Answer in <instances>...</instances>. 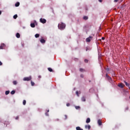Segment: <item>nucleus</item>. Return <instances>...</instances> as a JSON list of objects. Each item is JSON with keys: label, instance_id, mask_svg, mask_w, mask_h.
Listing matches in <instances>:
<instances>
[{"label": "nucleus", "instance_id": "obj_1", "mask_svg": "<svg viewBox=\"0 0 130 130\" xmlns=\"http://www.w3.org/2000/svg\"><path fill=\"white\" fill-rule=\"evenodd\" d=\"M58 28L60 29V30L64 29V28H66V24L62 22H61V23L58 24Z\"/></svg>", "mask_w": 130, "mask_h": 130}, {"label": "nucleus", "instance_id": "obj_2", "mask_svg": "<svg viewBox=\"0 0 130 130\" xmlns=\"http://www.w3.org/2000/svg\"><path fill=\"white\" fill-rule=\"evenodd\" d=\"M106 78H107L108 80L109 81V82H110V83H112V82H113L112 78H111V77L110 76H109V75H108V74H106Z\"/></svg>", "mask_w": 130, "mask_h": 130}, {"label": "nucleus", "instance_id": "obj_3", "mask_svg": "<svg viewBox=\"0 0 130 130\" xmlns=\"http://www.w3.org/2000/svg\"><path fill=\"white\" fill-rule=\"evenodd\" d=\"M31 80H32V77L31 76H29L28 77H24L23 78V81H31Z\"/></svg>", "mask_w": 130, "mask_h": 130}, {"label": "nucleus", "instance_id": "obj_4", "mask_svg": "<svg viewBox=\"0 0 130 130\" xmlns=\"http://www.w3.org/2000/svg\"><path fill=\"white\" fill-rule=\"evenodd\" d=\"M40 22L43 24H45V23H46V19L44 18H40Z\"/></svg>", "mask_w": 130, "mask_h": 130}, {"label": "nucleus", "instance_id": "obj_5", "mask_svg": "<svg viewBox=\"0 0 130 130\" xmlns=\"http://www.w3.org/2000/svg\"><path fill=\"white\" fill-rule=\"evenodd\" d=\"M93 37L92 36H89L88 38H86V42H90L91 40H92V39Z\"/></svg>", "mask_w": 130, "mask_h": 130}, {"label": "nucleus", "instance_id": "obj_6", "mask_svg": "<svg viewBox=\"0 0 130 130\" xmlns=\"http://www.w3.org/2000/svg\"><path fill=\"white\" fill-rule=\"evenodd\" d=\"M118 87H119V88H121V89H123L124 87V85H123V83H120L118 84Z\"/></svg>", "mask_w": 130, "mask_h": 130}, {"label": "nucleus", "instance_id": "obj_7", "mask_svg": "<svg viewBox=\"0 0 130 130\" xmlns=\"http://www.w3.org/2000/svg\"><path fill=\"white\" fill-rule=\"evenodd\" d=\"M85 128L86 129H90L91 128V126L90 125H85Z\"/></svg>", "mask_w": 130, "mask_h": 130}, {"label": "nucleus", "instance_id": "obj_8", "mask_svg": "<svg viewBox=\"0 0 130 130\" xmlns=\"http://www.w3.org/2000/svg\"><path fill=\"white\" fill-rule=\"evenodd\" d=\"M124 83H125V85L128 87L129 89L130 90V84L129 83H127L126 81H124Z\"/></svg>", "mask_w": 130, "mask_h": 130}, {"label": "nucleus", "instance_id": "obj_9", "mask_svg": "<svg viewBox=\"0 0 130 130\" xmlns=\"http://www.w3.org/2000/svg\"><path fill=\"white\" fill-rule=\"evenodd\" d=\"M5 46H6V45H5V44H2L0 46V49H4V47H5Z\"/></svg>", "mask_w": 130, "mask_h": 130}, {"label": "nucleus", "instance_id": "obj_10", "mask_svg": "<svg viewBox=\"0 0 130 130\" xmlns=\"http://www.w3.org/2000/svg\"><path fill=\"white\" fill-rule=\"evenodd\" d=\"M98 123L99 125H102V121H101V120H100V119L98 120Z\"/></svg>", "mask_w": 130, "mask_h": 130}, {"label": "nucleus", "instance_id": "obj_11", "mask_svg": "<svg viewBox=\"0 0 130 130\" xmlns=\"http://www.w3.org/2000/svg\"><path fill=\"white\" fill-rule=\"evenodd\" d=\"M91 121V119L90 118H87L86 121V123H89Z\"/></svg>", "mask_w": 130, "mask_h": 130}, {"label": "nucleus", "instance_id": "obj_12", "mask_svg": "<svg viewBox=\"0 0 130 130\" xmlns=\"http://www.w3.org/2000/svg\"><path fill=\"white\" fill-rule=\"evenodd\" d=\"M16 36L17 38H20L21 36L20 35V34L19 32H17L16 35Z\"/></svg>", "mask_w": 130, "mask_h": 130}, {"label": "nucleus", "instance_id": "obj_13", "mask_svg": "<svg viewBox=\"0 0 130 130\" xmlns=\"http://www.w3.org/2000/svg\"><path fill=\"white\" fill-rule=\"evenodd\" d=\"M40 42L41 43H45V40L43 39H41L40 40Z\"/></svg>", "mask_w": 130, "mask_h": 130}, {"label": "nucleus", "instance_id": "obj_14", "mask_svg": "<svg viewBox=\"0 0 130 130\" xmlns=\"http://www.w3.org/2000/svg\"><path fill=\"white\" fill-rule=\"evenodd\" d=\"M30 26L31 27V28H35V23H31Z\"/></svg>", "mask_w": 130, "mask_h": 130}, {"label": "nucleus", "instance_id": "obj_15", "mask_svg": "<svg viewBox=\"0 0 130 130\" xmlns=\"http://www.w3.org/2000/svg\"><path fill=\"white\" fill-rule=\"evenodd\" d=\"M15 7H19V6H20V3L19 2H17L15 5Z\"/></svg>", "mask_w": 130, "mask_h": 130}, {"label": "nucleus", "instance_id": "obj_16", "mask_svg": "<svg viewBox=\"0 0 130 130\" xmlns=\"http://www.w3.org/2000/svg\"><path fill=\"white\" fill-rule=\"evenodd\" d=\"M82 101H83V102H85V101H86V98L85 97H82L81 99Z\"/></svg>", "mask_w": 130, "mask_h": 130}, {"label": "nucleus", "instance_id": "obj_17", "mask_svg": "<svg viewBox=\"0 0 130 130\" xmlns=\"http://www.w3.org/2000/svg\"><path fill=\"white\" fill-rule=\"evenodd\" d=\"M76 130H83V129L81 128L80 126H77L76 127Z\"/></svg>", "mask_w": 130, "mask_h": 130}, {"label": "nucleus", "instance_id": "obj_18", "mask_svg": "<svg viewBox=\"0 0 130 130\" xmlns=\"http://www.w3.org/2000/svg\"><path fill=\"white\" fill-rule=\"evenodd\" d=\"M6 95H9L10 94V90H7L5 92Z\"/></svg>", "mask_w": 130, "mask_h": 130}, {"label": "nucleus", "instance_id": "obj_19", "mask_svg": "<svg viewBox=\"0 0 130 130\" xmlns=\"http://www.w3.org/2000/svg\"><path fill=\"white\" fill-rule=\"evenodd\" d=\"M39 36H40V35L38 34H36L35 35V37L36 38H38V37H39Z\"/></svg>", "mask_w": 130, "mask_h": 130}, {"label": "nucleus", "instance_id": "obj_20", "mask_svg": "<svg viewBox=\"0 0 130 130\" xmlns=\"http://www.w3.org/2000/svg\"><path fill=\"white\" fill-rule=\"evenodd\" d=\"M13 85H17V84H18V82H17V81H14L13 82Z\"/></svg>", "mask_w": 130, "mask_h": 130}, {"label": "nucleus", "instance_id": "obj_21", "mask_svg": "<svg viewBox=\"0 0 130 130\" xmlns=\"http://www.w3.org/2000/svg\"><path fill=\"white\" fill-rule=\"evenodd\" d=\"M15 93H16V91H15V90H12V91L11 92V95H14V94H15Z\"/></svg>", "mask_w": 130, "mask_h": 130}, {"label": "nucleus", "instance_id": "obj_22", "mask_svg": "<svg viewBox=\"0 0 130 130\" xmlns=\"http://www.w3.org/2000/svg\"><path fill=\"white\" fill-rule=\"evenodd\" d=\"M13 18L14 19H17L18 18V15L15 14V15H14Z\"/></svg>", "mask_w": 130, "mask_h": 130}, {"label": "nucleus", "instance_id": "obj_23", "mask_svg": "<svg viewBox=\"0 0 130 130\" xmlns=\"http://www.w3.org/2000/svg\"><path fill=\"white\" fill-rule=\"evenodd\" d=\"M80 72H85V70H84L83 69L80 68L79 70Z\"/></svg>", "mask_w": 130, "mask_h": 130}, {"label": "nucleus", "instance_id": "obj_24", "mask_svg": "<svg viewBox=\"0 0 130 130\" xmlns=\"http://www.w3.org/2000/svg\"><path fill=\"white\" fill-rule=\"evenodd\" d=\"M83 20H88V17L87 16H84L83 17Z\"/></svg>", "mask_w": 130, "mask_h": 130}, {"label": "nucleus", "instance_id": "obj_25", "mask_svg": "<svg viewBox=\"0 0 130 130\" xmlns=\"http://www.w3.org/2000/svg\"><path fill=\"white\" fill-rule=\"evenodd\" d=\"M48 70L49 71V72H52V69L50 68H48Z\"/></svg>", "mask_w": 130, "mask_h": 130}, {"label": "nucleus", "instance_id": "obj_26", "mask_svg": "<svg viewBox=\"0 0 130 130\" xmlns=\"http://www.w3.org/2000/svg\"><path fill=\"white\" fill-rule=\"evenodd\" d=\"M75 108H76V109H80V108H81V107H80V106H76Z\"/></svg>", "mask_w": 130, "mask_h": 130}, {"label": "nucleus", "instance_id": "obj_27", "mask_svg": "<svg viewBox=\"0 0 130 130\" xmlns=\"http://www.w3.org/2000/svg\"><path fill=\"white\" fill-rule=\"evenodd\" d=\"M31 86H34V85H35V83L33 82V81H31Z\"/></svg>", "mask_w": 130, "mask_h": 130}, {"label": "nucleus", "instance_id": "obj_28", "mask_svg": "<svg viewBox=\"0 0 130 130\" xmlns=\"http://www.w3.org/2000/svg\"><path fill=\"white\" fill-rule=\"evenodd\" d=\"M23 104L24 105H26V100H23Z\"/></svg>", "mask_w": 130, "mask_h": 130}, {"label": "nucleus", "instance_id": "obj_29", "mask_svg": "<svg viewBox=\"0 0 130 130\" xmlns=\"http://www.w3.org/2000/svg\"><path fill=\"white\" fill-rule=\"evenodd\" d=\"M88 61V59H84V62H85L86 63H87Z\"/></svg>", "mask_w": 130, "mask_h": 130}, {"label": "nucleus", "instance_id": "obj_30", "mask_svg": "<svg viewBox=\"0 0 130 130\" xmlns=\"http://www.w3.org/2000/svg\"><path fill=\"white\" fill-rule=\"evenodd\" d=\"M106 70L107 71V72H109L110 69H109V68H106Z\"/></svg>", "mask_w": 130, "mask_h": 130}, {"label": "nucleus", "instance_id": "obj_31", "mask_svg": "<svg viewBox=\"0 0 130 130\" xmlns=\"http://www.w3.org/2000/svg\"><path fill=\"white\" fill-rule=\"evenodd\" d=\"M80 77H81V78H84V75L81 74Z\"/></svg>", "mask_w": 130, "mask_h": 130}, {"label": "nucleus", "instance_id": "obj_32", "mask_svg": "<svg viewBox=\"0 0 130 130\" xmlns=\"http://www.w3.org/2000/svg\"><path fill=\"white\" fill-rule=\"evenodd\" d=\"M76 95H77V96H79V92L78 91H76Z\"/></svg>", "mask_w": 130, "mask_h": 130}, {"label": "nucleus", "instance_id": "obj_33", "mask_svg": "<svg viewBox=\"0 0 130 130\" xmlns=\"http://www.w3.org/2000/svg\"><path fill=\"white\" fill-rule=\"evenodd\" d=\"M102 40H105V38L102 37Z\"/></svg>", "mask_w": 130, "mask_h": 130}, {"label": "nucleus", "instance_id": "obj_34", "mask_svg": "<svg viewBox=\"0 0 130 130\" xmlns=\"http://www.w3.org/2000/svg\"><path fill=\"white\" fill-rule=\"evenodd\" d=\"M64 117H65V119H67V118H68V116H67V115H65Z\"/></svg>", "mask_w": 130, "mask_h": 130}, {"label": "nucleus", "instance_id": "obj_35", "mask_svg": "<svg viewBox=\"0 0 130 130\" xmlns=\"http://www.w3.org/2000/svg\"><path fill=\"white\" fill-rule=\"evenodd\" d=\"M70 103L67 104V106L69 107V106H70Z\"/></svg>", "mask_w": 130, "mask_h": 130}, {"label": "nucleus", "instance_id": "obj_36", "mask_svg": "<svg viewBox=\"0 0 130 130\" xmlns=\"http://www.w3.org/2000/svg\"><path fill=\"white\" fill-rule=\"evenodd\" d=\"M114 3H117V2H118V0H114Z\"/></svg>", "mask_w": 130, "mask_h": 130}, {"label": "nucleus", "instance_id": "obj_37", "mask_svg": "<svg viewBox=\"0 0 130 130\" xmlns=\"http://www.w3.org/2000/svg\"><path fill=\"white\" fill-rule=\"evenodd\" d=\"M0 66H3V63L0 61Z\"/></svg>", "mask_w": 130, "mask_h": 130}, {"label": "nucleus", "instance_id": "obj_38", "mask_svg": "<svg viewBox=\"0 0 130 130\" xmlns=\"http://www.w3.org/2000/svg\"><path fill=\"white\" fill-rule=\"evenodd\" d=\"M125 110H128V107H127L125 108Z\"/></svg>", "mask_w": 130, "mask_h": 130}, {"label": "nucleus", "instance_id": "obj_39", "mask_svg": "<svg viewBox=\"0 0 130 130\" xmlns=\"http://www.w3.org/2000/svg\"><path fill=\"white\" fill-rule=\"evenodd\" d=\"M15 119H19V117L18 116L16 117Z\"/></svg>", "mask_w": 130, "mask_h": 130}, {"label": "nucleus", "instance_id": "obj_40", "mask_svg": "<svg viewBox=\"0 0 130 130\" xmlns=\"http://www.w3.org/2000/svg\"><path fill=\"white\" fill-rule=\"evenodd\" d=\"M45 114L47 116H48V113H46Z\"/></svg>", "mask_w": 130, "mask_h": 130}, {"label": "nucleus", "instance_id": "obj_41", "mask_svg": "<svg viewBox=\"0 0 130 130\" xmlns=\"http://www.w3.org/2000/svg\"><path fill=\"white\" fill-rule=\"evenodd\" d=\"M99 2H100V3H102V0H99Z\"/></svg>", "mask_w": 130, "mask_h": 130}, {"label": "nucleus", "instance_id": "obj_42", "mask_svg": "<svg viewBox=\"0 0 130 130\" xmlns=\"http://www.w3.org/2000/svg\"><path fill=\"white\" fill-rule=\"evenodd\" d=\"M89 50V49H88V48H86V51H87V50Z\"/></svg>", "mask_w": 130, "mask_h": 130}, {"label": "nucleus", "instance_id": "obj_43", "mask_svg": "<svg viewBox=\"0 0 130 130\" xmlns=\"http://www.w3.org/2000/svg\"><path fill=\"white\" fill-rule=\"evenodd\" d=\"M0 15H2V11H0Z\"/></svg>", "mask_w": 130, "mask_h": 130}, {"label": "nucleus", "instance_id": "obj_44", "mask_svg": "<svg viewBox=\"0 0 130 130\" xmlns=\"http://www.w3.org/2000/svg\"><path fill=\"white\" fill-rule=\"evenodd\" d=\"M39 78H41V76H39Z\"/></svg>", "mask_w": 130, "mask_h": 130}, {"label": "nucleus", "instance_id": "obj_45", "mask_svg": "<svg viewBox=\"0 0 130 130\" xmlns=\"http://www.w3.org/2000/svg\"><path fill=\"white\" fill-rule=\"evenodd\" d=\"M47 112H49V110H47Z\"/></svg>", "mask_w": 130, "mask_h": 130}, {"label": "nucleus", "instance_id": "obj_46", "mask_svg": "<svg viewBox=\"0 0 130 130\" xmlns=\"http://www.w3.org/2000/svg\"><path fill=\"white\" fill-rule=\"evenodd\" d=\"M129 99H130V96H129Z\"/></svg>", "mask_w": 130, "mask_h": 130}, {"label": "nucleus", "instance_id": "obj_47", "mask_svg": "<svg viewBox=\"0 0 130 130\" xmlns=\"http://www.w3.org/2000/svg\"><path fill=\"white\" fill-rule=\"evenodd\" d=\"M126 92H127L128 91H126Z\"/></svg>", "mask_w": 130, "mask_h": 130}]
</instances>
